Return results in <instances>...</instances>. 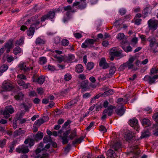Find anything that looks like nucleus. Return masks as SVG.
Here are the masks:
<instances>
[{
  "mask_svg": "<svg viewBox=\"0 0 158 158\" xmlns=\"http://www.w3.org/2000/svg\"><path fill=\"white\" fill-rule=\"evenodd\" d=\"M127 99H118L117 102L118 104L116 109L115 110V112L117 114L120 116L123 115L124 113L125 110L123 109V105L127 103ZM115 108L116 107L114 106Z\"/></svg>",
  "mask_w": 158,
  "mask_h": 158,
  "instance_id": "nucleus-1",
  "label": "nucleus"
},
{
  "mask_svg": "<svg viewBox=\"0 0 158 158\" xmlns=\"http://www.w3.org/2000/svg\"><path fill=\"white\" fill-rule=\"evenodd\" d=\"M135 57L134 56L130 57L128 61L125 63L121 65L118 68L120 71L123 70L126 68H128L129 69H133L134 65L133 63L135 60Z\"/></svg>",
  "mask_w": 158,
  "mask_h": 158,
  "instance_id": "nucleus-2",
  "label": "nucleus"
},
{
  "mask_svg": "<svg viewBox=\"0 0 158 158\" xmlns=\"http://www.w3.org/2000/svg\"><path fill=\"white\" fill-rule=\"evenodd\" d=\"M40 23V22L39 20H35V22L32 23L29 29L27 31V34L28 36L33 35L35 29H37L40 27L39 26Z\"/></svg>",
  "mask_w": 158,
  "mask_h": 158,
  "instance_id": "nucleus-3",
  "label": "nucleus"
},
{
  "mask_svg": "<svg viewBox=\"0 0 158 158\" xmlns=\"http://www.w3.org/2000/svg\"><path fill=\"white\" fill-rule=\"evenodd\" d=\"M15 110L13 107L10 105L6 106L3 112V114L6 118H8L10 116V114H12Z\"/></svg>",
  "mask_w": 158,
  "mask_h": 158,
  "instance_id": "nucleus-4",
  "label": "nucleus"
},
{
  "mask_svg": "<svg viewBox=\"0 0 158 158\" xmlns=\"http://www.w3.org/2000/svg\"><path fill=\"white\" fill-rule=\"evenodd\" d=\"M114 106L111 105L109 106L107 109H105L103 112V115L101 118L102 120L105 119L106 118L107 115L110 116L113 113V110L114 109Z\"/></svg>",
  "mask_w": 158,
  "mask_h": 158,
  "instance_id": "nucleus-5",
  "label": "nucleus"
},
{
  "mask_svg": "<svg viewBox=\"0 0 158 158\" xmlns=\"http://www.w3.org/2000/svg\"><path fill=\"white\" fill-rule=\"evenodd\" d=\"M57 10H52L49 11L47 14L43 15L41 19V22L44 21L48 19H53L55 15V13L57 11Z\"/></svg>",
  "mask_w": 158,
  "mask_h": 158,
  "instance_id": "nucleus-6",
  "label": "nucleus"
},
{
  "mask_svg": "<svg viewBox=\"0 0 158 158\" xmlns=\"http://www.w3.org/2000/svg\"><path fill=\"white\" fill-rule=\"evenodd\" d=\"M148 27L150 30H155L158 27V20L151 19L148 22Z\"/></svg>",
  "mask_w": 158,
  "mask_h": 158,
  "instance_id": "nucleus-7",
  "label": "nucleus"
},
{
  "mask_svg": "<svg viewBox=\"0 0 158 158\" xmlns=\"http://www.w3.org/2000/svg\"><path fill=\"white\" fill-rule=\"evenodd\" d=\"M2 88L4 90L10 91L13 89L14 87L10 81H6L3 83Z\"/></svg>",
  "mask_w": 158,
  "mask_h": 158,
  "instance_id": "nucleus-8",
  "label": "nucleus"
},
{
  "mask_svg": "<svg viewBox=\"0 0 158 158\" xmlns=\"http://www.w3.org/2000/svg\"><path fill=\"white\" fill-rule=\"evenodd\" d=\"M122 52L121 50L118 49L116 47H114L110 50V54L111 56L119 57L121 56Z\"/></svg>",
  "mask_w": 158,
  "mask_h": 158,
  "instance_id": "nucleus-9",
  "label": "nucleus"
},
{
  "mask_svg": "<svg viewBox=\"0 0 158 158\" xmlns=\"http://www.w3.org/2000/svg\"><path fill=\"white\" fill-rule=\"evenodd\" d=\"M16 151L19 153L23 154H26L28 152L29 150L27 146L24 145H22L20 146H19L16 149Z\"/></svg>",
  "mask_w": 158,
  "mask_h": 158,
  "instance_id": "nucleus-10",
  "label": "nucleus"
},
{
  "mask_svg": "<svg viewBox=\"0 0 158 158\" xmlns=\"http://www.w3.org/2000/svg\"><path fill=\"white\" fill-rule=\"evenodd\" d=\"M98 38L94 40L93 39H87L85 42L81 45V47L83 48H86L89 47L90 45L93 44L94 43L97 41Z\"/></svg>",
  "mask_w": 158,
  "mask_h": 158,
  "instance_id": "nucleus-11",
  "label": "nucleus"
},
{
  "mask_svg": "<svg viewBox=\"0 0 158 158\" xmlns=\"http://www.w3.org/2000/svg\"><path fill=\"white\" fill-rule=\"evenodd\" d=\"M158 78V75L154 76L152 77L148 75H146L144 77L143 80L145 81H147L150 84H152L154 83L155 79Z\"/></svg>",
  "mask_w": 158,
  "mask_h": 158,
  "instance_id": "nucleus-12",
  "label": "nucleus"
},
{
  "mask_svg": "<svg viewBox=\"0 0 158 158\" xmlns=\"http://www.w3.org/2000/svg\"><path fill=\"white\" fill-rule=\"evenodd\" d=\"M148 40L150 42L149 46L150 47L151 50L152 52L156 53V51L154 48V46L156 44V39L155 38H151L150 37L148 38Z\"/></svg>",
  "mask_w": 158,
  "mask_h": 158,
  "instance_id": "nucleus-13",
  "label": "nucleus"
},
{
  "mask_svg": "<svg viewBox=\"0 0 158 158\" xmlns=\"http://www.w3.org/2000/svg\"><path fill=\"white\" fill-rule=\"evenodd\" d=\"M43 118H40L36 120L35 123L33 127H39L42 124L44 123L45 122L47 121L48 119V118L47 117H44Z\"/></svg>",
  "mask_w": 158,
  "mask_h": 158,
  "instance_id": "nucleus-14",
  "label": "nucleus"
},
{
  "mask_svg": "<svg viewBox=\"0 0 158 158\" xmlns=\"http://www.w3.org/2000/svg\"><path fill=\"white\" fill-rule=\"evenodd\" d=\"M116 70V68L114 66H110L109 69V73L106 74L104 77H103V80H105L106 78L111 77L112 75L114 73Z\"/></svg>",
  "mask_w": 158,
  "mask_h": 158,
  "instance_id": "nucleus-15",
  "label": "nucleus"
},
{
  "mask_svg": "<svg viewBox=\"0 0 158 158\" xmlns=\"http://www.w3.org/2000/svg\"><path fill=\"white\" fill-rule=\"evenodd\" d=\"M130 125L134 127L137 130L139 128V124L137 119L135 118H134L129 120Z\"/></svg>",
  "mask_w": 158,
  "mask_h": 158,
  "instance_id": "nucleus-16",
  "label": "nucleus"
},
{
  "mask_svg": "<svg viewBox=\"0 0 158 158\" xmlns=\"http://www.w3.org/2000/svg\"><path fill=\"white\" fill-rule=\"evenodd\" d=\"M19 67L20 69L23 70L25 72H29L31 70H32L33 69V68L32 67H29L26 66V64L24 63H23L19 64Z\"/></svg>",
  "mask_w": 158,
  "mask_h": 158,
  "instance_id": "nucleus-17",
  "label": "nucleus"
},
{
  "mask_svg": "<svg viewBox=\"0 0 158 158\" xmlns=\"http://www.w3.org/2000/svg\"><path fill=\"white\" fill-rule=\"evenodd\" d=\"M110 145L115 151H117L121 148V145L120 143L118 141H114L111 142Z\"/></svg>",
  "mask_w": 158,
  "mask_h": 158,
  "instance_id": "nucleus-18",
  "label": "nucleus"
},
{
  "mask_svg": "<svg viewBox=\"0 0 158 158\" xmlns=\"http://www.w3.org/2000/svg\"><path fill=\"white\" fill-rule=\"evenodd\" d=\"M99 66L104 69L109 67V65L106 62V60L104 58H102L100 60L99 62Z\"/></svg>",
  "mask_w": 158,
  "mask_h": 158,
  "instance_id": "nucleus-19",
  "label": "nucleus"
},
{
  "mask_svg": "<svg viewBox=\"0 0 158 158\" xmlns=\"http://www.w3.org/2000/svg\"><path fill=\"white\" fill-rule=\"evenodd\" d=\"M35 76H33L32 77L33 81V82H37L39 84H43L45 81V77L43 76H40L37 79L35 80Z\"/></svg>",
  "mask_w": 158,
  "mask_h": 158,
  "instance_id": "nucleus-20",
  "label": "nucleus"
},
{
  "mask_svg": "<svg viewBox=\"0 0 158 158\" xmlns=\"http://www.w3.org/2000/svg\"><path fill=\"white\" fill-rule=\"evenodd\" d=\"M43 133L40 131H38L37 134L33 135V137L36 142L42 139L43 137Z\"/></svg>",
  "mask_w": 158,
  "mask_h": 158,
  "instance_id": "nucleus-21",
  "label": "nucleus"
},
{
  "mask_svg": "<svg viewBox=\"0 0 158 158\" xmlns=\"http://www.w3.org/2000/svg\"><path fill=\"white\" fill-rule=\"evenodd\" d=\"M35 139H33L30 138H28L26 139L24 142V143L26 144H29L30 147H31L34 145L35 143Z\"/></svg>",
  "mask_w": 158,
  "mask_h": 158,
  "instance_id": "nucleus-22",
  "label": "nucleus"
},
{
  "mask_svg": "<svg viewBox=\"0 0 158 158\" xmlns=\"http://www.w3.org/2000/svg\"><path fill=\"white\" fill-rule=\"evenodd\" d=\"M45 40L44 39L41 38L40 37L37 38L35 40V43L36 45H40L44 44Z\"/></svg>",
  "mask_w": 158,
  "mask_h": 158,
  "instance_id": "nucleus-23",
  "label": "nucleus"
},
{
  "mask_svg": "<svg viewBox=\"0 0 158 158\" xmlns=\"http://www.w3.org/2000/svg\"><path fill=\"white\" fill-rule=\"evenodd\" d=\"M25 133V131L24 130H21V128H19V130L16 131L14 132V135L15 136L18 135H21L24 134Z\"/></svg>",
  "mask_w": 158,
  "mask_h": 158,
  "instance_id": "nucleus-24",
  "label": "nucleus"
},
{
  "mask_svg": "<svg viewBox=\"0 0 158 158\" xmlns=\"http://www.w3.org/2000/svg\"><path fill=\"white\" fill-rule=\"evenodd\" d=\"M45 69L48 71H53L56 70V68L54 66L49 64L48 66H45L44 67Z\"/></svg>",
  "mask_w": 158,
  "mask_h": 158,
  "instance_id": "nucleus-25",
  "label": "nucleus"
},
{
  "mask_svg": "<svg viewBox=\"0 0 158 158\" xmlns=\"http://www.w3.org/2000/svg\"><path fill=\"white\" fill-rule=\"evenodd\" d=\"M107 155L110 158H114V152L112 149H109L107 152Z\"/></svg>",
  "mask_w": 158,
  "mask_h": 158,
  "instance_id": "nucleus-26",
  "label": "nucleus"
},
{
  "mask_svg": "<svg viewBox=\"0 0 158 158\" xmlns=\"http://www.w3.org/2000/svg\"><path fill=\"white\" fill-rule=\"evenodd\" d=\"M83 70V68L82 65L79 64L77 65L76 67V72L80 73L82 72Z\"/></svg>",
  "mask_w": 158,
  "mask_h": 158,
  "instance_id": "nucleus-27",
  "label": "nucleus"
},
{
  "mask_svg": "<svg viewBox=\"0 0 158 158\" xmlns=\"http://www.w3.org/2000/svg\"><path fill=\"white\" fill-rule=\"evenodd\" d=\"M141 123L143 126H149L150 124L149 120L148 119L145 118L142 119Z\"/></svg>",
  "mask_w": 158,
  "mask_h": 158,
  "instance_id": "nucleus-28",
  "label": "nucleus"
},
{
  "mask_svg": "<svg viewBox=\"0 0 158 158\" xmlns=\"http://www.w3.org/2000/svg\"><path fill=\"white\" fill-rule=\"evenodd\" d=\"M70 134L69 136V138L72 140L77 136L76 130H74L70 132Z\"/></svg>",
  "mask_w": 158,
  "mask_h": 158,
  "instance_id": "nucleus-29",
  "label": "nucleus"
},
{
  "mask_svg": "<svg viewBox=\"0 0 158 158\" xmlns=\"http://www.w3.org/2000/svg\"><path fill=\"white\" fill-rule=\"evenodd\" d=\"M133 135L132 132H129L126 134L125 136V139L127 141L131 140L133 137Z\"/></svg>",
  "mask_w": 158,
  "mask_h": 158,
  "instance_id": "nucleus-30",
  "label": "nucleus"
},
{
  "mask_svg": "<svg viewBox=\"0 0 158 158\" xmlns=\"http://www.w3.org/2000/svg\"><path fill=\"white\" fill-rule=\"evenodd\" d=\"M75 99H72L69 102L67 103L65 106V108L66 109L70 108V106L76 103V102L74 101Z\"/></svg>",
  "mask_w": 158,
  "mask_h": 158,
  "instance_id": "nucleus-31",
  "label": "nucleus"
},
{
  "mask_svg": "<svg viewBox=\"0 0 158 158\" xmlns=\"http://www.w3.org/2000/svg\"><path fill=\"white\" fill-rule=\"evenodd\" d=\"M84 137L83 136H81L79 138L76 139L73 142V144H79L81 142V141L83 140Z\"/></svg>",
  "mask_w": 158,
  "mask_h": 158,
  "instance_id": "nucleus-32",
  "label": "nucleus"
},
{
  "mask_svg": "<svg viewBox=\"0 0 158 158\" xmlns=\"http://www.w3.org/2000/svg\"><path fill=\"white\" fill-rule=\"evenodd\" d=\"M151 9H150L148 7H147L145 8L143 10V11L142 13L144 15H143V17L145 18L147 16L148 13L151 11Z\"/></svg>",
  "mask_w": 158,
  "mask_h": 158,
  "instance_id": "nucleus-33",
  "label": "nucleus"
},
{
  "mask_svg": "<svg viewBox=\"0 0 158 158\" xmlns=\"http://www.w3.org/2000/svg\"><path fill=\"white\" fill-rule=\"evenodd\" d=\"M54 57L56 59L57 61L59 63H61L62 62L64 61V58L63 56H55Z\"/></svg>",
  "mask_w": 158,
  "mask_h": 158,
  "instance_id": "nucleus-34",
  "label": "nucleus"
},
{
  "mask_svg": "<svg viewBox=\"0 0 158 158\" xmlns=\"http://www.w3.org/2000/svg\"><path fill=\"white\" fill-rule=\"evenodd\" d=\"M13 47V44L12 42H10L5 44L4 46L2 48H4L5 50L6 48L11 49Z\"/></svg>",
  "mask_w": 158,
  "mask_h": 158,
  "instance_id": "nucleus-35",
  "label": "nucleus"
},
{
  "mask_svg": "<svg viewBox=\"0 0 158 158\" xmlns=\"http://www.w3.org/2000/svg\"><path fill=\"white\" fill-rule=\"evenodd\" d=\"M8 68L7 65L5 64H3L0 67V71L3 73L8 69Z\"/></svg>",
  "mask_w": 158,
  "mask_h": 158,
  "instance_id": "nucleus-36",
  "label": "nucleus"
},
{
  "mask_svg": "<svg viewBox=\"0 0 158 158\" xmlns=\"http://www.w3.org/2000/svg\"><path fill=\"white\" fill-rule=\"evenodd\" d=\"M113 90L111 89L109 90L104 92V93H103L104 98L106 97V96L112 94L113 93Z\"/></svg>",
  "mask_w": 158,
  "mask_h": 158,
  "instance_id": "nucleus-37",
  "label": "nucleus"
},
{
  "mask_svg": "<svg viewBox=\"0 0 158 158\" xmlns=\"http://www.w3.org/2000/svg\"><path fill=\"white\" fill-rule=\"evenodd\" d=\"M31 106V105L30 103H24L23 104L21 105V106L22 107H23L24 108L25 110H28L30 107Z\"/></svg>",
  "mask_w": 158,
  "mask_h": 158,
  "instance_id": "nucleus-38",
  "label": "nucleus"
},
{
  "mask_svg": "<svg viewBox=\"0 0 158 158\" xmlns=\"http://www.w3.org/2000/svg\"><path fill=\"white\" fill-rule=\"evenodd\" d=\"M21 50L20 47H18L15 48L13 50V53L15 55L21 53Z\"/></svg>",
  "mask_w": 158,
  "mask_h": 158,
  "instance_id": "nucleus-39",
  "label": "nucleus"
},
{
  "mask_svg": "<svg viewBox=\"0 0 158 158\" xmlns=\"http://www.w3.org/2000/svg\"><path fill=\"white\" fill-rule=\"evenodd\" d=\"M132 21L134 22L135 24L139 25L141 24L142 19H140L134 18Z\"/></svg>",
  "mask_w": 158,
  "mask_h": 158,
  "instance_id": "nucleus-40",
  "label": "nucleus"
},
{
  "mask_svg": "<svg viewBox=\"0 0 158 158\" xmlns=\"http://www.w3.org/2000/svg\"><path fill=\"white\" fill-rule=\"evenodd\" d=\"M24 38L21 37L19 40H17L16 42V44L18 45H20L23 44L24 42Z\"/></svg>",
  "mask_w": 158,
  "mask_h": 158,
  "instance_id": "nucleus-41",
  "label": "nucleus"
},
{
  "mask_svg": "<svg viewBox=\"0 0 158 158\" xmlns=\"http://www.w3.org/2000/svg\"><path fill=\"white\" fill-rule=\"evenodd\" d=\"M24 95L22 92L19 93L17 95L15 96V99H22L24 98Z\"/></svg>",
  "mask_w": 158,
  "mask_h": 158,
  "instance_id": "nucleus-42",
  "label": "nucleus"
},
{
  "mask_svg": "<svg viewBox=\"0 0 158 158\" xmlns=\"http://www.w3.org/2000/svg\"><path fill=\"white\" fill-rule=\"evenodd\" d=\"M40 63L41 64H43L46 63L47 60L46 57H42L40 58Z\"/></svg>",
  "mask_w": 158,
  "mask_h": 158,
  "instance_id": "nucleus-43",
  "label": "nucleus"
},
{
  "mask_svg": "<svg viewBox=\"0 0 158 158\" xmlns=\"http://www.w3.org/2000/svg\"><path fill=\"white\" fill-rule=\"evenodd\" d=\"M122 48L124 50L127 52L132 51V48L130 46H128L126 47H123Z\"/></svg>",
  "mask_w": 158,
  "mask_h": 158,
  "instance_id": "nucleus-44",
  "label": "nucleus"
},
{
  "mask_svg": "<svg viewBox=\"0 0 158 158\" xmlns=\"http://www.w3.org/2000/svg\"><path fill=\"white\" fill-rule=\"evenodd\" d=\"M21 114H20L19 117H16L17 120H20V123L21 124L24 123L26 121V120L25 119H21Z\"/></svg>",
  "mask_w": 158,
  "mask_h": 158,
  "instance_id": "nucleus-45",
  "label": "nucleus"
},
{
  "mask_svg": "<svg viewBox=\"0 0 158 158\" xmlns=\"http://www.w3.org/2000/svg\"><path fill=\"white\" fill-rule=\"evenodd\" d=\"M72 78L71 75L69 73L66 74L64 76V79L66 81L70 80Z\"/></svg>",
  "mask_w": 158,
  "mask_h": 158,
  "instance_id": "nucleus-46",
  "label": "nucleus"
},
{
  "mask_svg": "<svg viewBox=\"0 0 158 158\" xmlns=\"http://www.w3.org/2000/svg\"><path fill=\"white\" fill-rule=\"evenodd\" d=\"M86 6V4L85 2L83 3H80L79 5L78 6L79 8L81 9H83L85 8Z\"/></svg>",
  "mask_w": 158,
  "mask_h": 158,
  "instance_id": "nucleus-47",
  "label": "nucleus"
},
{
  "mask_svg": "<svg viewBox=\"0 0 158 158\" xmlns=\"http://www.w3.org/2000/svg\"><path fill=\"white\" fill-rule=\"evenodd\" d=\"M16 79L19 80H26V77L23 74H19L17 77Z\"/></svg>",
  "mask_w": 158,
  "mask_h": 158,
  "instance_id": "nucleus-48",
  "label": "nucleus"
},
{
  "mask_svg": "<svg viewBox=\"0 0 158 158\" xmlns=\"http://www.w3.org/2000/svg\"><path fill=\"white\" fill-rule=\"evenodd\" d=\"M64 10L65 11H67L68 12L67 13V15H68L69 12L71 11L72 8L70 6H65L64 7Z\"/></svg>",
  "mask_w": 158,
  "mask_h": 158,
  "instance_id": "nucleus-49",
  "label": "nucleus"
},
{
  "mask_svg": "<svg viewBox=\"0 0 158 158\" xmlns=\"http://www.w3.org/2000/svg\"><path fill=\"white\" fill-rule=\"evenodd\" d=\"M94 66V64L92 62L88 63L87 65V69L88 70H90L93 69Z\"/></svg>",
  "mask_w": 158,
  "mask_h": 158,
  "instance_id": "nucleus-50",
  "label": "nucleus"
},
{
  "mask_svg": "<svg viewBox=\"0 0 158 158\" xmlns=\"http://www.w3.org/2000/svg\"><path fill=\"white\" fill-rule=\"evenodd\" d=\"M6 143V139H4L0 140V147L2 148L5 145Z\"/></svg>",
  "mask_w": 158,
  "mask_h": 158,
  "instance_id": "nucleus-51",
  "label": "nucleus"
},
{
  "mask_svg": "<svg viewBox=\"0 0 158 158\" xmlns=\"http://www.w3.org/2000/svg\"><path fill=\"white\" fill-rule=\"evenodd\" d=\"M61 42L62 45L65 46L68 45L69 43V41L66 39L62 40Z\"/></svg>",
  "mask_w": 158,
  "mask_h": 158,
  "instance_id": "nucleus-52",
  "label": "nucleus"
},
{
  "mask_svg": "<svg viewBox=\"0 0 158 158\" xmlns=\"http://www.w3.org/2000/svg\"><path fill=\"white\" fill-rule=\"evenodd\" d=\"M75 56L73 54H69L68 55V62H70L74 59Z\"/></svg>",
  "mask_w": 158,
  "mask_h": 158,
  "instance_id": "nucleus-53",
  "label": "nucleus"
},
{
  "mask_svg": "<svg viewBox=\"0 0 158 158\" xmlns=\"http://www.w3.org/2000/svg\"><path fill=\"white\" fill-rule=\"evenodd\" d=\"M124 37V35L123 33H119L117 36V38L119 40H122Z\"/></svg>",
  "mask_w": 158,
  "mask_h": 158,
  "instance_id": "nucleus-54",
  "label": "nucleus"
},
{
  "mask_svg": "<svg viewBox=\"0 0 158 158\" xmlns=\"http://www.w3.org/2000/svg\"><path fill=\"white\" fill-rule=\"evenodd\" d=\"M51 140V137H50L44 136L43 139L44 142L45 143L50 142Z\"/></svg>",
  "mask_w": 158,
  "mask_h": 158,
  "instance_id": "nucleus-55",
  "label": "nucleus"
},
{
  "mask_svg": "<svg viewBox=\"0 0 158 158\" xmlns=\"http://www.w3.org/2000/svg\"><path fill=\"white\" fill-rule=\"evenodd\" d=\"M61 138L62 140V143L63 144H67L68 142V140L67 138L64 137H61Z\"/></svg>",
  "mask_w": 158,
  "mask_h": 158,
  "instance_id": "nucleus-56",
  "label": "nucleus"
},
{
  "mask_svg": "<svg viewBox=\"0 0 158 158\" xmlns=\"http://www.w3.org/2000/svg\"><path fill=\"white\" fill-rule=\"evenodd\" d=\"M88 81L87 80L82 81L81 84V86L83 88H85L87 87Z\"/></svg>",
  "mask_w": 158,
  "mask_h": 158,
  "instance_id": "nucleus-57",
  "label": "nucleus"
},
{
  "mask_svg": "<svg viewBox=\"0 0 158 158\" xmlns=\"http://www.w3.org/2000/svg\"><path fill=\"white\" fill-rule=\"evenodd\" d=\"M99 130L100 131L103 132V133H105L107 131L106 128L103 125H101L100 126Z\"/></svg>",
  "mask_w": 158,
  "mask_h": 158,
  "instance_id": "nucleus-58",
  "label": "nucleus"
},
{
  "mask_svg": "<svg viewBox=\"0 0 158 158\" xmlns=\"http://www.w3.org/2000/svg\"><path fill=\"white\" fill-rule=\"evenodd\" d=\"M17 83L18 85L21 86H22L25 83L22 80L16 79Z\"/></svg>",
  "mask_w": 158,
  "mask_h": 158,
  "instance_id": "nucleus-59",
  "label": "nucleus"
},
{
  "mask_svg": "<svg viewBox=\"0 0 158 158\" xmlns=\"http://www.w3.org/2000/svg\"><path fill=\"white\" fill-rule=\"evenodd\" d=\"M95 123L94 122H92L89 124V125L86 128V130L87 131H90L91 128L94 125Z\"/></svg>",
  "mask_w": 158,
  "mask_h": 158,
  "instance_id": "nucleus-60",
  "label": "nucleus"
},
{
  "mask_svg": "<svg viewBox=\"0 0 158 158\" xmlns=\"http://www.w3.org/2000/svg\"><path fill=\"white\" fill-rule=\"evenodd\" d=\"M70 130H67L64 133L63 135L61 136V137H64L67 138L68 135L70 133Z\"/></svg>",
  "mask_w": 158,
  "mask_h": 158,
  "instance_id": "nucleus-61",
  "label": "nucleus"
},
{
  "mask_svg": "<svg viewBox=\"0 0 158 158\" xmlns=\"http://www.w3.org/2000/svg\"><path fill=\"white\" fill-rule=\"evenodd\" d=\"M33 19V18L32 17L31 19L28 20L25 23V25H27L28 24H30V23H31L32 24L33 22H35V20L34 21Z\"/></svg>",
  "mask_w": 158,
  "mask_h": 158,
  "instance_id": "nucleus-62",
  "label": "nucleus"
},
{
  "mask_svg": "<svg viewBox=\"0 0 158 158\" xmlns=\"http://www.w3.org/2000/svg\"><path fill=\"white\" fill-rule=\"evenodd\" d=\"M119 12L121 15H123L126 13V10L125 9L122 8L119 10Z\"/></svg>",
  "mask_w": 158,
  "mask_h": 158,
  "instance_id": "nucleus-63",
  "label": "nucleus"
},
{
  "mask_svg": "<svg viewBox=\"0 0 158 158\" xmlns=\"http://www.w3.org/2000/svg\"><path fill=\"white\" fill-rule=\"evenodd\" d=\"M157 69H156V67H153L151 69L150 72V74H154V73H158L157 71Z\"/></svg>",
  "mask_w": 158,
  "mask_h": 158,
  "instance_id": "nucleus-64",
  "label": "nucleus"
}]
</instances>
